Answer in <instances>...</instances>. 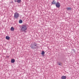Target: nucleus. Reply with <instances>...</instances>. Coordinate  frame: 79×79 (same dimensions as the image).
Wrapping results in <instances>:
<instances>
[{"label": "nucleus", "mask_w": 79, "mask_h": 79, "mask_svg": "<svg viewBox=\"0 0 79 79\" xmlns=\"http://www.w3.org/2000/svg\"><path fill=\"white\" fill-rule=\"evenodd\" d=\"M30 47L31 48V49L33 50H37L39 48V47L37 46V44L36 43H34L33 44H31L30 46Z\"/></svg>", "instance_id": "f257e3e1"}, {"label": "nucleus", "mask_w": 79, "mask_h": 79, "mask_svg": "<svg viewBox=\"0 0 79 79\" xmlns=\"http://www.w3.org/2000/svg\"><path fill=\"white\" fill-rule=\"evenodd\" d=\"M21 30L22 31H25L27 30V26L26 25H23L21 27Z\"/></svg>", "instance_id": "f03ea898"}, {"label": "nucleus", "mask_w": 79, "mask_h": 79, "mask_svg": "<svg viewBox=\"0 0 79 79\" xmlns=\"http://www.w3.org/2000/svg\"><path fill=\"white\" fill-rule=\"evenodd\" d=\"M19 17V14L18 12H15L14 13V17L16 19H18Z\"/></svg>", "instance_id": "7ed1b4c3"}, {"label": "nucleus", "mask_w": 79, "mask_h": 79, "mask_svg": "<svg viewBox=\"0 0 79 79\" xmlns=\"http://www.w3.org/2000/svg\"><path fill=\"white\" fill-rule=\"evenodd\" d=\"M56 6L57 8H60V3L59 2H57L56 4Z\"/></svg>", "instance_id": "20e7f679"}, {"label": "nucleus", "mask_w": 79, "mask_h": 79, "mask_svg": "<svg viewBox=\"0 0 79 79\" xmlns=\"http://www.w3.org/2000/svg\"><path fill=\"white\" fill-rule=\"evenodd\" d=\"M62 79H66V76H63L61 77Z\"/></svg>", "instance_id": "39448f33"}, {"label": "nucleus", "mask_w": 79, "mask_h": 79, "mask_svg": "<svg viewBox=\"0 0 79 79\" xmlns=\"http://www.w3.org/2000/svg\"><path fill=\"white\" fill-rule=\"evenodd\" d=\"M56 2L55 1V0H54L52 2V5H55V4H56Z\"/></svg>", "instance_id": "423d86ee"}, {"label": "nucleus", "mask_w": 79, "mask_h": 79, "mask_svg": "<svg viewBox=\"0 0 79 79\" xmlns=\"http://www.w3.org/2000/svg\"><path fill=\"white\" fill-rule=\"evenodd\" d=\"M66 9L67 10H72V8H71V7H67L66 8Z\"/></svg>", "instance_id": "0eeeda50"}, {"label": "nucleus", "mask_w": 79, "mask_h": 79, "mask_svg": "<svg viewBox=\"0 0 79 79\" xmlns=\"http://www.w3.org/2000/svg\"><path fill=\"white\" fill-rule=\"evenodd\" d=\"M10 37H9L8 36H6V39H7V40H10Z\"/></svg>", "instance_id": "6e6552de"}, {"label": "nucleus", "mask_w": 79, "mask_h": 79, "mask_svg": "<svg viewBox=\"0 0 79 79\" xmlns=\"http://www.w3.org/2000/svg\"><path fill=\"white\" fill-rule=\"evenodd\" d=\"M15 60L14 59H13L11 60V63H15Z\"/></svg>", "instance_id": "1a4fd4ad"}, {"label": "nucleus", "mask_w": 79, "mask_h": 79, "mask_svg": "<svg viewBox=\"0 0 79 79\" xmlns=\"http://www.w3.org/2000/svg\"><path fill=\"white\" fill-rule=\"evenodd\" d=\"M57 64H59V66H61V65L62 64V63H61V62H57Z\"/></svg>", "instance_id": "9d476101"}, {"label": "nucleus", "mask_w": 79, "mask_h": 79, "mask_svg": "<svg viewBox=\"0 0 79 79\" xmlns=\"http://www.w3.org/2000/svg\"><path fill=\"white\" fill-rule=\"evenodd\" d=\"M17 2L19 3H20L21 2V0H17Z\"/></svg>", "instance_id": "9b49d317"}, {"label": "nucleus", "mask_w": 79, "mask_h": 79, "mask_svg": "<svg viewBox=\"0 0 79 79\" xmlns=\"http://www.w3.org/2000/svg\"><path fill=\"white\" fill-rule=\"evenodd\" d=\"M14 29H14V28L13 27H11L10 29L11 31H14Z\"/></svg>", "instance_id": "f8f14e48"}, {"label": "nucleus", "mask_w": 79, "mask_h": 79, "mask_svg": "<svg viewBox=\"0 0 79 79\" xmlns=\"http://www.w3.org/2000/svg\"><path fill=\"white\" fill-rule=\"evenodd\" d=\"M19 23H23V21L22 20H19Z\"/></svg>", "instance_id": "ddd939ff"}, {"label": "nucleus", "mask_w": 79, "mask_h": 79, "mask_svg": "<svg viewBox=\"0 0 79 79\" xmlns=\"http://www.w3.org/2000/svg\"><path fill=\"white\" fill-rule=\"evenodd\" d=\"M44 54H45V52H44V51H42L41 53V54L43 55H44Z\"/></svg>", "instance_id": "4468645a"}, {"label": "nucleus", "mask_w": 79, "mask_h": 79, "mask_svg": "<svg viewBox=\"0 0 79 79\" xmlns=\"http://www.w3.org/2000/svg\"><path fill=\"white\" fill-rule=\"evenodd\" d=\"M15 2H17V1H15Z\"/></svg>", "instance_id": "2eb2a0df"}]
</instances>
